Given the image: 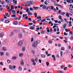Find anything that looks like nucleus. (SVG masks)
<instances>
[{"label": "nucleus", "instance_id": "nucleus-1", "mask_svg": "<svg viewBox=\"0 0 73 73\" xmlns=\"http://www.w3.org/2000/svg\"><path fill=\"white\" fill-rule=\"evenodd\" d=\"M37 45V43L36 42H34L32 45V46L33 48H36Z\"/></svg>", "mask_w": 73, "mask_h": 73}, {"label": "nucleus", "instance_id": "nucleus-2", "mask_svg": "<svg viewBox=\"0 0 73 73\" xmlns=\"http://www.w3.org/2000/svg\"><path fill=\"white\" fill-rule=\"evenodd\" d=\"M51 2H52V3H53L54 5H55V6L57 5V3H56V1H55L54 0H51Z\"/></svg>", "mask_w": 73, "mask_h": 73}, {"label": "nucleus", "instance_id": "nucleus-3", "mask_svg": "<svg viewBox=\"0 0 73 73\" xmlns=\"http://www.w3.org/2000/svg\"><path fill=\"white\" fill-rule=\"evenodd\" d=\"M49 1L48 0H46V1H45L44 2V4L46 5H48V4H49Z\"/></svg>", "mask_w": 73, "mask_h": 73}, {"label": "nucleus", "instance_id": "nucleus-4", "mask_svg": "<svg viewBox=\"0 0 73 73\" xmlns=\"http://www.w3.org/2000/svg\"><path fill=\"white\" fill-rule=\"evenodd\" d=\"M23 42L21 41H19L18 43V45H19V46H21Z\"/></svg>", "mask_w": 73, "mask_h": 73}, {"label": "nucleus", "instance_id": "nucleus-5", "mask_svg": "<svg viewBox=\"0 0 73 73\" xmlns=\"http://www.w3.org/2000/svg\"><path fill=\"white\" fill-rule=\"evenodd\" d=\"M21 64L22 65H23L24 64V62L23 60H21Z\"/></svg>", "mask_w": 73, "mask_h": 73}, {"label": "nucleus", "instance_id": "nucleus-6", "mask_svg": "<svg viewBox=\"0 0 73 73\" xmlns=\"http://www.w3.org/2000/svg\"><path fill=\"white\" fill-rule=\"evenodd\" d=\"M14 9V7L13 5L11 6V9L9 10V11H11V12H12V9Z\"/></svg>", "mask_w": 73, "mask_h": 73}, {"label": "nucleus", "instance_id": "nucleus-7", "mask_svg": "<svg viewBox=\"0 0 73 73\" xmlns=\"http://www.w3.org/2000/svg\"><path fill=\"white\" fill-rule=\"evenodd\" d=\"M48 9H53L54 7L53 6H49L48 7Z\"/></svg>", "mask_w": 73, "mask_h": 73}, {"label": "nucleus", "instance_id": "nucleus-8", "mask_svg": "<svg viewBox=\"0 0 73 73\" xmlns=\"http://www.w3.org/2000/svg\"><path fill=\"white\" fill-rule=\"evenodd\" d=\"M23 37V35L21 34H19L18 35V37L19 38H22Z\"/></svg>", "mask_w": 73, "mask_h": 73}, {"label": "nucleus", "instance_id": "nucleus-9", "mask_svg": "<svg viewBox=\"0 0 73 73\" xmlns=\"http://www.w3.org/2000/svg\"><path fill=\"white\" fill-rule=\"evenodd\" d=\"M3 36H4V34L2 33H1L0 34V37H3Z\"/></svg>", "mask_w": 73, "mask_h": 73}, {"label": "nucleus", "instance_id": "nucleus-10", "mask_svg": "<svg viewBox=\"0 0 73 73\" xmlns=\"http://www.w3.org/2000/svg\"><path fill=\"white\" fill-rule=\"evenodd\" d=\"M42 8L43 9H46V6L45 5H44L43 6Z\"/></svg>", "mask_w": 73, "mask_h": 73}, {"label": "nucleus", "instance_id": "nucleus-11", "mask_svg": "<svg viewBox=\"0 0 73 73\" xmlns=\"http://www.w3.org/2000/svg\"><path fill=\"white\" fill-rule=\"evenodd\" d=\"M9 66L10 69H13V66H12L10 65H9Z\"/></svg>", "mask_w": 73, "mask_h": 73}, {"label": "nucleus", "instance_id": "nucleus-12", "mask_svg": "<svg viewBox=\"0 0 73 73\" xmlns=\"http://www.w3.org/2000/svg\"><path fill=\"white\" fill-rule=\"evenodd\" d=\"M6 47H3L2 48V49L4 51H6L7 50V49H6Z\"/></svg>", "mask_w": 73, "mask_h": 73}, {"label": "nucleus", "instance_id": "nucleus-13", "mask_svg": "<svg viewBox=\"0 0 73 73\" xmlns=\"http://www.w3.org/2000/svg\"><path fill=\"white\" fill-rule=\"evenodd\" d=\"M48 42L49 43V44H52L53 43V41L52 40H49L48 41Z\"/></svg>", "mask_w": 73, "mask_h": 73}, {"label": "nucleus", "instance_id": "nucleus-14", "mask_svg": "<svg viewBox=\"0 0 73 73\" xmlns=\"http://www.w3.org/2000/svg\"><path fill=\"white\" fill-rule=\"evenodd\" d=\"M28 14L29 16L30 15H32V13L31 12H30L29 11L28 12Z\"/></svg>", "mask_w": 73, "mask_h": 73}, {"label": "nucleus", "instance_id": "nucleus-15", "mask_svg": "<svg viewBox=\"0 0 73 73\" xmlns=\"http://www.w3.org/2000/svg\"><path fill=\"white\" fill-rule=\"evenodd\" d=\"M33 9H34V10L38 9L39 8L38 7H34L33 8Z\"/></svg>", "mask_w": 73, "mask_h": 73}, {"label": "nucleus", "instance_id": "nucleus-16", "mask_svg": "<svg viewBox=\"0 0 73 73\" xmlns=\"http://www.w3.org/2000/svg\"><path fill=\"white\" fill-rule=\"evenodd\" d=\"M18 69L19 70H20V71H22V68H21V67H20V66H19V67Z\"/></svg>", "mask_w": 73, "mask_h": 73}, {"label": "nucleus", "instance_id": "nucleus-17", "mask_svg": "<svg viewBox=\"0 0 73 73\" xmlns=\"http://www.w3.org/2000/svg\"><path fill=\"white\" fill-rule=\"evenodd\" d=\"M30 29H31V30H34L35 29V27H31L30 28Z\"/></svg>", "mask_w": 73, "mask_h": 73}, {"label": "nucleus", "instance_id": "nucleus-18", "mask_svg": "<svg viewBox=\"0 0 73 73\" xmlns=\"http://www.w3.org/2000/svg\"><path fill=\"white\" fill-rule=\"evenodd\" d=\"M10 21L9 20H6L5 21V23H9Z\"/></svg>", "mask_w": 73, "mask_h": 73}, {"label": "nucleus", "instance_id": "nucleus-19", "mask_svg": "<svg viewBox=\"0 0 73 73\" xmlns=\"http://www.w3.org/2000/svg\"><path fill=\"white\" fill-rule=\"evenodd\" d=\"M22 50L23 52H25V48L24 47H23L22 48Z\"/></svg>", "mask_w": 73, "mask_h": 73}, {"label": "nucleus", "instance_id": "nucleus-20", "mask_svg": "<svg viewBox=\"0 0 73 73\" xmlns=\"http://www.w3.org/2000/svg\"><path fill=\"white\" fill-rule=\"evenodd\" d=\"M71 40H73V34L71 35V37L70 38Z\"/></svg>", "mask_w": 73, "mask_h": 73}, {"label": "nucleus", "instance_id": "nucleus-21", "mask_svg": "<svg viewBox=\"0 0 73 73\" xmlns=\"http://www.w3.org/2000/svg\"><path fill=\"white\" fill-rule=\"evenodd\" d=\"M13 23L14 25H17V21H14Z\"/></svg>", "mask_w": 73, "mask_h": 73}, {"label": "nucleus", "instance_id": "nucleus-22", "mask_svg": "<svg viewBox=\"0 0 73 73\" xmlns=\"http://www.w3.org/2000/svg\"><path fill=\"white\" fill-rule=\"evenodd\" d=\"M12 1L11 0H8V1L7 2V3H8V4L9 3H11Z\"/></svg>", "mask_w": 73, "mask_h": 73}, {"label": "nucleus", "instance_id": "nucleus-23", "mask_svg": "<svg viewBox=\"0 0 73 73\" xmlns=\"http://www.w3.org/2000/svg\"><path fill=\"white\" fill-rule=\"evenodd\" d=\"M41 56L43 58H45V55L44 54H41Z\"/></svg>", "mask_w": 73, "mask_h": 73}, {"label": "nucleus", "instance_id": "nucleus-24", "mask_svg": "<svg viewBox=\"0 0 73 73\" xmlns=\"http://www.w3.org/2000/svg\"><path fill=\"white\" fill-rule=\"evenodd\" d=\"M44 32H44V31H40V33H41V34H42V35H43V34H44Z\"/></svg>", "mask_w": 73, "mask_h": 73}, {"label": "nucleus", "instance_id": "nucleus-25", "mask_svg": "<svg viewBox=\"0 0 73 73\" xmlns=\"http://www.w3.org/2000/svg\"><path fill=\"white\" fill-rule=\"evenodd\" d=\"M61 50H65V48L63 47H62L61 48Z\"/></svg>", "mask_w": 73, "mask_h": 73}, {"label": "nucleus", "instance_id": "nucleus-26", "mask_svg": "<svg viewBox=\"0 0 73 73\" xmlns=\"http://www.w3.org/2000/svg\"><path fill=\"white\" fill-rule=\"evenodd\" d=\"M14 35L13 32H12L11 33V34L9 36H13Z\"/></svg>", "mask_w": 73, "mask_h": 73}, {"label": "nucleus", "instance_id": "nucleus-27", "mask_svg": "<svg viewBox=\"0 0 73 73\" xmlns=\"http://www.w3.org/2000/svg\"><path fill=\"white\" fill-rule=\"evenodd\" d=\"M36 42L37 43V44L40 43V40H37Z\"/></svg>", "mask_w": 73, "mask_h": 73}, {"label": "nucleus", "instance_id": "nucleus-28", "mask_svg": "<svg viewBox=\"0 0 73 73\" xmlns=\"http://www.w3.org/2000/svg\"><path fill=\"white\" fill-rule=\"evenodd\" d=\"M5 55L6 56H9V53L8 52H6Z\"/></svg>", "mask_w": 73, "mask_h": 73}, {"label": "nucleus", "instance_id": "nucleus-29", "mask_svg": "<svg viewBox=\"0 0 73 73\" xmlns=\"http://www.w3.org/2000/svg\"><path fill=\"white\" fill-rule=\"evenodd\" d=\"M65 31L66 32H68L70 31V29H65Z\"/></svg>", "mask_w": 73, "mask_h": 73}, {"label": "nucleus", "instance_id": "nucleus-30", "mask_svg": "<svg viewBox=\"0 0 73 73\" xmlns=\"http://www.w3.org/2000/svg\"><path fill=\"white\" fill-rule=\"evenodd\" d=\"M6 16H7V17H10V16L9 15H8V13H6L5 14Z\"/></svg>", "mask_w": 73, "mask_h": 73}, {"label": "nucleus", "instance_id": "nucleus-31", "mask_svg": "<svg viewBox=\"0 0 73 73\" xmlns=\"http://www.w3.org/2000/svg\"><path fill=\"white\" fill-rule=\"evenodd\" d=\"M46 29H47V32H48V33H49V32H50V30L49 29V28H47Z\"/></svg>", "mask_w": 73, "mask_h": 73}, {"label": "nucleus", "instance_id": "nucleus-32", "mask_svg": "<svg viewBox=\"0 0 73 73\" xmlns=\"http://www.w3.org/2000/svg\"><path fill=\"white\" fill-rule=\"evenodd\" d=\"M31 52L33 54H35V51L33 50H32L31 51Z\"/></svg>", "mask_w": 73, "mask_h": 73}, {"label": "nucleus", "instance_id": "nucleus-33", "mask_svg": "<svg viewBox=\"0 0 73 73\" xmlns=\"http://www.w3.org/2000/svg\"><path fill=\"white\" fill-rule=\"evenodd\" d=\"M12 12L13 13V14H15L16 13V12H15L14 10H12Z\"/></svg>", "mask_w": 73, "mask_h": 73}, {"label": "nucleus", "instance_id": "nucleus-34", "mask_svg": "<svg viewBox=\"0 0 73 73\" xmlns=\"http://www.w3.org/2000/svg\"><path fill=\"white\" fill-rule=\"evenodd\" d=\"M23 53L20 54H19V57H23Z\"/></svg>", "mask_w": 73, "mask_h": 73}, {"label": "nucleus", "instance_id": "nucleus-35", "mask_svg": "<svg viewBox=\"0 0 73 73\" xmlns=\"http://www.w3.org/2000/svg\"><path fill=\"white\" fill-rule=\"evenodd\" d=\"M46 64L47 66H49V62H46Z\"/></svg>", "mask_w": 73, "mask_h": 73}, {"label": "nucleus", "instance_id": "nucleus-36", "mask_svg": "<svg viewBox=\"0 0 73 73\" xmlns=\"http://www.w3.org/2000/svg\"><path fill=\"white\" fill-rule=\"evenodd\" d=\"M66 15L68 17H69V13H66Z\"/></svg>", "mask_w": 73, "mask_h": 73}, {"label": "nucleus", "instance_id": "nucleus-37", "mask_svg": "<svg viewBox=\"0 0 73 73\" xmlns=\"http://www.w3.org/2000/svg\"><path fill=\"white\" fill-rule=\"evenodd\" d=\"M58 17L59 19H60V20H62V18H61V17H61V16L60 15Z\"/></svg>", "mask_w": 73, "mask_h": 73}, {"label": "nucleus", "instance_id": "nucleus-38", "mask_svg": "<svg viewBox=\"0 0 73 73\" xmlns=\"http://www.w3.org/2000/svg\"><path fill=\"white\" fill-rule=\"evenodd\" d=\"M16 16V15L14 14L11 15V17H14Z\"/></svg>", "mask_w": 73, "mask_h": 73}, {"label": "nucleus", "instance_id": "nucleus-39", "mask_svg": "<svg viewBox=\"0 0 73 73\" xmlns=\"http://www.w3.org/2000/svg\"><path fill=\"white\" fill-rule=\"evenodd\" d=\"M65 67V66H64V65H62V66H60V68H61V69H63V68H64Z\"/></svg>", "mask_w": 73, "mask_h": 73}, {"label": "nucleus", "instance_id": "nucleus-40", "mask_svg": "<svg viewBox=\"0 0 73 73\" xmlns=\"http://www.w3.org/2000/svg\"><path fill=\"white\" fill-rule=\"evenodd\" d=\"M66 24H64L63 25V28H64V29L65 28V27H66Z\"/></svg>", "mask_w": 73, "mask_h": 73}, {"label": "nucleus", "instance_id": "nucleus-41", "mask_svg": "<svg viewBox=\"0 0 73 73\" xmlns=\"http://www.w3.org/2000/svg\"><path fill=\"white\" fill-rule=\"evenodd\" d=\"M56 6H59V7H60L61 8H63V7L61 5H59L58 4H57V5H56Z\"/></svg>", "mask_w": 73, "mask_h": 73}, {"label": "nucleus", "instance_id": "nucleus-42", "mask_svg": "<svg viewBox=\"0 0 73 73\" xmlns=\"http://www.w3.org/2000/svg\"><path fill=\"white\" fill-rule=\"evenodd\" d=\"M37 14L36 13H34V15H35V17H37Z\"/></svg>", "mask_w": 73, "mask_h": 73}, {"label": "nucleus", "instance_id": "nucleus-43", "mask_svg": "<svg viewBox=\"0 0 73 73\" xmlns=\"http://www.w3.org/2000/svg\"><path fill=\"white\" fill-rule=\"evenodd\" d=\"M16 58H17L16 57V56H14L13 57V60H15L16 59Z\"/></svg>", "mask_w": 73, "mask_h": 73}, {"label": "nucleus", "instance_id": "nucleus-44", "mask_svg": "<svg viewBox=\"0 0 73 73\" xmlns=\"http://www.w3.org/2000/svg\"><path fill=\"white\" fill-rule=\"evenodd\" d=\"M35 61L36 62H37L38 61V59L37 58H36L35 59Z\"/></svg>", "mask_w": 73, "mask_h": 73}, {"label": "nucleus", "instance_id": "nucleus-45", "mask_svg": "<svg viewBox=\"0 0 73 73\" xmlns=\"http://www.w3.org/2000/svg\"><path fill=\"white\" fill-rule=\"evenodd\" d=\"M31 61H32V62H35V59H34V58H32L31 59Z\"/></svg>", "mask_w": 73, "mask_h": 73}, {"label": "nucleus", "instance_id": "nucleus-46", "mask_svg": "<svg viewBox=\"0 0 73 73\" xmlns=\"http://www.w3.org/2000/svg\"><path fill=\"white\" fill-rule=\"evenodd\" d=\"M65 12L61 13V15H65Z\"/></svg>", "mask_w": 73, "mask_h": 73}, {"label": "nucleus", "instance_id": "nucleus-47", "mask_svg": "<svg viewBox=\"0 0 73 73\" xmlns=\"http://www.w3.org/2000/svg\"><path fill=\"white\" fill-rule=\"evenodd\" d=\"M70 1H72V0H67L66 1L67 3H70Z\"/></svg>", "mask_w": 73, "mask_h": 73}, {"label": "nucleus", "instance_id": "nucleus-48", "mask_svg": "<svg viewBox=\"0 0 73 73\" xmlns=\"http://www.w3.org/2000/svg\"><path fill=\"white\" fill-rule=\"evenodd\" d=\"M0 54L1 55V56H3V55H4V53L3 52H1Z\"/></svg>", "mask_w": 73, "mask_h": 73}, {"label": "nucleus", "instance_id": "nucleus-49", "mask_svg": "<svg viewBox=\"0 0 73 73\" xmlns=\"http://www.w3.org/2000/svg\"><path fill=\"white\" fill-rule=\"evenodd\" d=\"M7 61L8 63H10L11 62V61L10 60H9V59L7 60Z\"/></svg>", "mask_w": 73, "mask_h": 73}, {"label": "nucleus", "instance_id": "nucleus-50", "mask_svg": "<svg viewBox=\"0 0 73 73\" xmlns=\"http://www.w3.org/2000/svg\"><path fill=\"white\" fill-rule=\"evenodd\" d=\"M33 65L35 66L36 65V62H33Z\"/></svg>", "mask_w": 73, "mask_h": 73}, {"label": "nucleus", "instance_id": "nucleus-51", "mask_svg": "<svg viewBox=\"0 0 73 73\" xmlns=\"http://www.w3.org/2000/svg\"><path fill=\"white\" fill-rule=\"evenodd\" d=\"M64 36H67L68 35V34L65 32L64 33Z\"/></svg>", "mask_w": 73, "mask_h": 73}, {"label": "nucleus", "instance_id": "nucleus-52", "mask_svg": "<svg viewBox=\"0 0 73 73\" xmlns=\"http://www.w3.org/2000/svg\"><path fill=\"white\" fill-rule=\"evenodd\" d=\"M15 5H16V4H17V0L15 1V2L14 1V3Z\"/></svg>", "mask_w": 73, "mask_h": 73}, {"label": "nucleus", "instance_id": "nucleus-53", "mask_svg": "<svg viewBox=\"0 0 73 73\" xmlns=\"http://www.w3.org/2000/svg\"><path fill=\"white\" fill-rule=\"evenodd\" d=\"M21 19V16H20L19 18L17 17V19L18 20H20Z\"/></svg>", "mask_w": 73, "mask_h": 73}, {"label": "nucleus", "instance_id": "nucleus-54", "mask_svg": "<svg viewBox=\"0 0 73 73\" xmlns=\"http://www.w3.org/2000/svg\"><path fill=\"white\" fill-rule=\"evenodd\" d=\"M63 53V52L61 51H60V56H62V54Z\"/></svg>", "mask_w": 73, "mask_h": 73}, {"label": "nucleus", "instance_id": "nucleus-55", "mask_svg": "<svg viewBox=\"0 0 73 73\" xmlns=\"http://www.w3.org/2000/svg\"><path fill=\"white\" fill-rule=\"evenodd\" d=\"M26 11L27 12H28V11H29V8H27L26 10Z\"/></svg>", "mask_w": 73, "mask_h": 73}, {"label": "nucleus", "instance_id": "nucleus-56", "mask_svg": "<svg viewBox=\"0 0 73 73\" xmlns=\"http://www.w3.org/2000/svg\"><path fill=\"white\" fill-rule=\"evenodd\" d=\"M56 57L57 58H59L60 57V56H59V55H58V54H57L56 56Z\"/></svg>", "mask_w": 73, "mask_h": 73}, {"label": "nucleus", "instance_id": "nucleus-57", "mask_svg": "<svg viewBox=\"0 0 73 73\" xmlns=\"http://www.w3.org/2000/svg\"><path fill=\"white\" fill-rule=\"evenodd\" d=\"M45 53L46 55H47L48 54V51H45Z\"/></svg>", "mask_w": 73, "mask_h": 73}, {"label": "nucleus", "instance_id": "nucleus-58", "mask_svg": "<svg viewBox=\"0 0 73 73\" xmlns=\"http://www.w3.org/2000/svg\"><path fill=\"white\" fill-rule=\"evenodd\" d=\"M56 28L57 29V31H58V32L60 31V30H59V29H58V27H57Z\"/></svg>", "mask_w": 73, "mask_h": 73}, {"label": "nucleus", "instance_id": "nucleus-59", "mask_svg": "<svg viewBox=\"0 0 73 73\" xmlns=\"http://www.w3.org/2000/svg\"><path fill=\"white\" fill-rule=\"evenodd\" d=\"M33 24H36V22L35 21V20H33Z\"/></svg>", "mask_w": 73, "mask_h": 73}, {"label": "nucleus", "instance_id": "nucleus-60", "mask_svg": "<svg viewBox=\"0 0 73 73\" xmlns=\"http://www.w3.org/2000/svg\"><path fill=\"white\" fill-rule=\"evenodd\" d=\"M41 17L38 16L37 17V19H41Z\"/></svg>", "mask_w": 73, "mask_h": 73}, {"label": "nucleus", "instance_id": "nucleus-61", "mask_svg": "<svg viewBox=\"0 0 73 73\" xmlns=\"http://www.w3.org/2000/svg\"><path fill=\"white\" fill-rule=\"evenodd\" d=\"M69 33L70 35H72V34H73V33H72V32L71 31H70Z\"/></svg>", "mask_w": 73, "mask_h": 73}, {"label": "nucleus", "instance_id": "nucleus-62", "mask_svg": "<svg viewBox=\"0 0 73 73\" xmlns=\"http://www.w3.org/2000/svg\"><path fill=\"white\" fill-rule=\"evenodd\" d=\"M20 13V10H18V11H17V14H18V13Z\"/></svg>", "mask_w": 73, "mask_h": 73}, {"label": "nucleus", "instance_id": "nucleus-63", "mask_svg": "<svg viewBox=\"0 0 73 73\" xmlns=\"http://www.w3.org/2000/svg\"><path fill=\"white\" fill-rule=\"evenodd\" d=\"M4 18H2L1 20V21H4Z\"/></svg>", "mask_w": 73, "mask_h": 73}, {"label": "nucleus", "instance_id": "nucleus-64", "mask_svg": "<svg viewBox=\"0 0 73 73\" xmlns=\"http://www.w3.org/2000/svg\"><path fill=\"white\" fill-rule=\"evenodd\" d=\"M41 61H42V60H41V59H39V62L40 63H41Z\"/></svg>", "mask_w": 73, "mask_h": 73}]
</instances>
